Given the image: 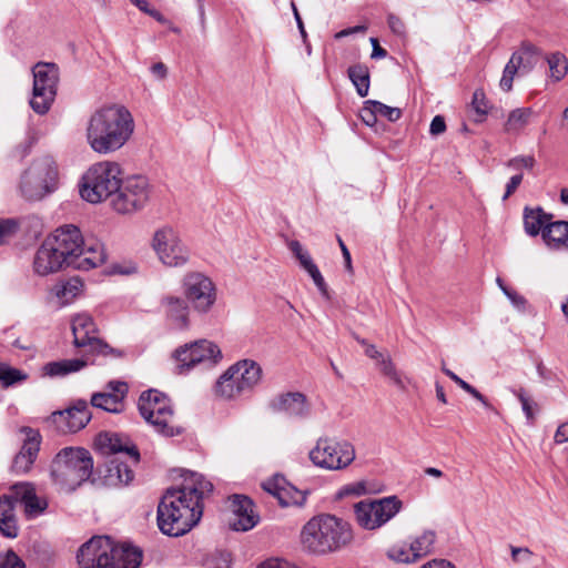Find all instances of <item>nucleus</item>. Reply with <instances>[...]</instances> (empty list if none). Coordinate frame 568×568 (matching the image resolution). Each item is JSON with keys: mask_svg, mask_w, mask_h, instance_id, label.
<instances>
[{"mask_svg": "<svg viewBox=\"0 0 568 568\" xmlns=\"http://www.w3.org/2000/svg\"><path fill=\"white\" fill-rule=\"evenodd\" d=\"M12 493L14 495V499L23 504L26 515L29 518L40 516L48 507L47 499L38 496L34 487L29 483H19L13 485Z\"/></svg>", "mask_w": 568, "mask_h": 568, "instance_id": "bb28decb", "label": "nucleus"}, {"mask_svg": "<svg viewBox=\"0 0 568 568\" xmlns=\"http://www.w3.org/2000/svg\"><path fill=\"white\" fill-rule=\"evenodd\" d=\"M408 542L410 545V550L413 551L414 558L417 561L432 551L435 542V534L430 530H427L414 537Z\"/></svg>", "mask_w": 568, "mask_h": 568, "instance_id": "ea45409f", "label": "nucleus"}, {"mask_svg": "<svg viewBox=\"0 0 568 568\" xmlns=\"http://www.w3.org/2000/svg\"><path fill=\"white\" fill-rule=\"evenodd\" d=\"M121 176L122 169L116 162H98L82 175L79 184L80 196L92 204L112 199L120 187Z\"/></svg>", "mask_w": 568, "mask_h": 568, "instance_id": "0eeeda50", "label": "nucleus"}, {"mask_svg": "<svg viewBox=\"0 0 568 568\" xmlns=\"http://www.w3.org/2000/svg\"><path fill=\"white\" fill-rule=\"evenodd\" d=\"M357 341L365 347V355L376 361V364L381 373L385 377H387L394 385H396L399 389H406L407 384H409L410 379L396 369L390 357L385 356L376 348L375 345L368 344L365 339L357 338Z\"/></svg>", "mask_w": 568, "mask_h": 568, "instance_id": "5701e85b", "label": "nucleus"}, {"mask_svg": "<svg viewBox=\"0 0 568 568\" xmlns=\"http://www.w3.org/2000/svg\"><path fill=\"white\" fill-rule=\"evenodd\" d=\"M368 103L375 108V112L378 115L386 118L390 122H396L402 116V111L398 108H393L375 100H368Z\"/></svg>", "mask_w": 568, "mask_h": 568, "instance_id": "49530a36", "label": "nucleus"}, {"mask_svg": "<svg viewBox=\"0 0 568 568\" xmlns=\"http://www.w3.org/2000/svg\"><path fill=\"white\" fill-rule=\"evenodd\" d=\"M73 344L78 348H84V358H70L50 362L44 367V374L51 377L65 376L75 373L93 362L89 356L102 355L119 356L120 353L98 337V328L88 313L75 314L71 320Z\"/></svg>", "mask_w": 568, "mask_h": 568, "instance_id": "7ed1b4c3", "label": "nucleus"}, {"mask_svg": "<svg viewBox=\"0 0 568 568\" xmlns=\"http://www.w3.org/2000/svg\"><path fill=\"white\" fill-rule=\"evenodd\" d=\"M403 509V501L395 495L364 499L354 505L355 520L366 530H376L392 520Z\"/></svg>", "mask_w": 568, "mask_h": 568, "instance_id": "ddd939ff", "label": "nucleus"}, {"mask_svg": "<svg viewBox=\"0 0 568 568\" xmlns=\"http://www.w3.org/2000/svg\"><path fill=\"white\" fill-rule=\"evenodd\" d=\"M93 459L89 450L80 447L61 449L51 464L53 481L65 490H74L92 475Z\"/></svg>", "mask_w": 568, "mask_h": 568, "instance_id": "423d86ee", "label": "nucleus"}, {"mask_svg": "<svg viewBox=\"0 0 568 568\" xmlns=\"http://www.w3.org/2000/svg\"><path fill=\"white\" fill-rule=\"evenodd\" d=\"M47 239L65 260L67 265L75 266L77 260L81 256V244H83V236L78 226L73 224L62 225Z\"/></svg>", "mask_w": 568, "mask_h": 568, "instance_id": "a211bd4d", "label": "nucleus"}, {"mask_svg": "<svg viewBox=\"0 0 568 568\" xmlns=\"http://www.w3.org/2000/svg\"><path fill=\"white\" fill-rule=\"evenodd\" d=\"M174 356L179 373L183 374L200 364H216L222 358V353L215 343L200 339L181 346L175 351Z\"/></svg>", "mask_w": 568, "mask_h": 568, "instance_id": "f3484780", "label": "nucleus"}, {"mask_svg": "<svg viewBox=\"0 0 568 568\" xmlns=\"http://www.w3.org/2000/svg\"><path fill=\"white\" fill-rule=\"evenodd\" d=\"M371 43L373 47L372 59H383L387 55V51L379 45L376 38H371Z\"/></svg>", "mask_w": 568, "mask_h": 568, "instance_id": "338daca9", "label": "nucleus"}, {"mask_svg": "<svg viewBox=\"0 0 568 568\" xmlns=\"http://www.w3.org/2000/svg\"><path fill=\"white\" fill-rule=\"evenodd\" d=\"M22 559L12 550L0 554V568H24Z\"/></svg>", "mask_w": 568, "mask_h": 568, "instance_id": "8fccbe9b", "label": "nucleus"}, {"mask_svg": "<svg viewBox=\"0 0 568 568\" xmlns=\"http://www.w3.org/2000/svg\"><path fill=\"white\" fill-rule=\"evenodd\" d=\"M263 489L274 496L281 506L301 505L305 497L294 487L290 486L283 476L276 475L262 484Z\"/></svg>", "mask_w": 568, "mask_h": 568, "instance_id": "393cba45", "label": "nucleus"}, {"mask_svg": "<svg viewBox=\"0 0 568 568\" xmlns=\"http://www.w3.org/2000/svg\"><path fill=\"white\" fill-rule=\"evenodd\" d=\"M232 556L227 551H221L217 556L216 568H231Z\"/></svg>", "mask_w": 568, "mask_h": 568, "instance_id": "774afa93", "label": "nucleus"}, {"mask_svg": "<svg viewBox=\"0 0 568 568\" xmlns=\"http://www.w3.org/2000/svg\"><path fill=\"white\" fill-rule=\"evenodd\" d=\"M13 498V494L0 496V532L8 538H14L18 535Z\"/></svg>", "mask_w": 568, "mask_h": 568, "instance_id": "72a5a7b5", "label": "nucleus"}, {"mask_svg": "<svg viewBox=\"0 0 568 568\" xmlns=\"http://www.w3.org/2000/svg\"><path fill=\"white\" fill-rule=\"evenodd\" d=\"M232 517L229 526L234 531H247L258 523V516L254 511L253 501L242 495H234L231 500Z\"/></svg>", "mask_w": 568, "mask_h": 568, "instance_id": "aec40b11", "label": "nucleus"}, {"mask_svg": "<svg viewBox=\"0 0 568 568\" xmlns=\"http://www.w3.org/2000/svg\"><path fill=\"white\" fill-rule=\"evenodd\" d=\"M142 550L129 544L118 545L108 536H94L77 552L79 568H139Z\"/></svg>", "mask_w": 568, "mask_h": 568, "instance_id": "20e7f679", "label": "nucleus"}, {"mask_svg": "<svg viewBox=\"0 0 568 568\" xmlns=\"http://www.w3.org/2000/svg\"><path fill=\"white\" fill-rule=\"evenodd\" d=\"M541 54V50L535 44L524 41L519 49L516 50L510 58H516L519 63L516 65L523 73H529L537 64V58Z\"/></svg>", "mask_w": 568, "mask_h": 568, "instance_id": "c9c22d12", "label": "nucleus"}, {"mask_svg": "<svg viewBox=\"0 0 568 568\" xmlns=\"http://www.w3.org/2000/svg\"><path fill=\"white\" fill-rule=\"evenodd\" d=\"M352 540L348 523L334 515L312 517L301 530V544L305 550L316 555L334 552Z\"/></svg>", "mask_w": 568, "mask_h": 568, "instance_id": "39448f33", "label": "nucleus"}, {"mask_svg": "<svg viewBox=\"0 0 568 568\" xmlns=\"http://www.w3.org/2000/svg\"><path fill=\"white\" fill-rule=\"evenodd\" d=\"M555 442L557 444H564L568 442V423H562L558 426L555 434Z\"/></svg>", "mask_w": 568, "mask_h": 568, "instance_id": "69168bd1", "label": "nucleus"}, {"mask_svg": "<svg viewBox=\"0 0 568 568\" xmlns=\"http://www.w3.org/2000/svg\"><path fill=\"white\" fill-rule=\"evenodd\" d=\"M387 23L392 32H394L397 36H404L405 34V24L404 22L395 14H388L387 17Z\"/></svg>", "mask_w": 568, "mask_h": 568, "instance_id": "13d9d810", "label": "nucleus"}, {"mask_svg": "<svg viewBox=\"0 0 568 568\" xmlns=\"http://www.w3.org/2000/svg\"><path fill=\"white\" fill-rule=\"evenodd\" d=\"M366 30H367V28L365 26H355V27L346 28V29H343V30L336 32L334 38L338 40V39H342V38L358 33V32L364 33Z\"/></svg>", "mask_w": 568, "mask_h": 568, "instance_id": "0e129e2a", "label": "nucleus"}, {"mask_svg": "<svg viewBox=\"0 0 568 568\" xmlns=\"http://www.w3.org/2000/svg\"><path fill=\"white\" fill-rule=\"evenodd\" d=\"M183 296L192 311L200 315L210 313L217 301V287L213 280L202 272H187L181 281Z\"/></svg>", "mask_w": 568, "mask_h": 568, "instance_id": "4468645a", "label": "nucleus"}, {"mask_svg": "<svg viewBox=\"0 0 568 568\" xmlns=\"http://www.w3.org/2000/svg\"><path fill=\"white\" fill-rule=\"evenodd\" d=\"M549 77L554 82L561 81L568 73V59L559 51L546 55Z\"/></svg>", "mask_w": 568, "mask_h": 568, "instance_id": "58836bf2", "label": "nucleus"}, {"mask_svg": "<svg viewBox=\"0 0 568 568\" xmlns=\"http://www.w3.org/2000/svg\"><path fill=\"white\" fill-rule=\"evenodd\" d=\"M138 407L141 416L156 433L173 437L182 433L178 423L171 400L156 389L143 392L139 398Z\"/></svg>", "mask_w": 568, "mask_h": 568, "instance_id": "1a4fd4ad", "label": "nucleus"}, {"mask_svg": "<svg viewBox=\"0 0 568 568\" xmlns=\"http://www.w3.org/2000/svg\"><path fill=\"white\" fill-rule=\"evenodd\" d=\"M97 446L105 454H119L123 453L128 455L133 463L139 462V452L136 447L130 442L128 437H124L116 433H103L97 438Z\"/></svg>", "mask_w": 568, "mask_h": 568, "instance_id": "cd10ccee", "label": "nucleus"}, {"mask_svg": "<svg viewBox=\"0 0 568 568\" xmlns=\"http://www.w3.org/2000/svg\"><path fill=\"white\" fill-rule=\"evenodd\" d=\"M33 88L30 106L32 110L43 115L50 110L55 94L59 81V71L53 63H37L32 69Z\"/></svg>", "mask_w": 568, "mask_h": 568, "instance_id": "dca6fc26", "label": "nucleus"}, {"mask_svg": "<svg viewBox=\"0 0 568 568\" xmlns=\"http://www.w3.org/2000/svg\"><path fill=\"white\" fill-rule=\"evenodd\" d=\"M506 296L509 298L510 303L518 310L524 311L527 304V301L524 296L518 294L517 292H506Z\"/></svg>", "mask_w": 568, "mask_h": 568, "instance_id": "e2e57ef3", "label": "nucleus"}, {"mask_svg": "<svg viewBox=\"0 0 568 568\" xmlns=\"http://www.w3.org/2000/svg\"><path fill=\"white\" fill-rule=\"evenodd\" d=\"M110 477H116L118 481L128 485L134 477L133 470L123 463H118L109 469Z\"/></svg>", "mask_w": 568, "mask_h": 568, "instance_id": "de8ad7c7", "label": "nucleus"}, {"mask_svg": "<svg viewBox=\"0 0 568 568\" xmlns=\"http://www.w3.org/2000/svg\"><path fill=\"white\" fill-rule=\"evenodd\" d=\"M516 396L521 404V408H523L527 419H532L534 413H532V405H531L530 398L528 396H526V394L523 389L516 392Z\"/></svg>", "mask_w": 568, "mask_h": 568, "instance_id": "4d7b16f0", "label": "nucleus"}, {"mask_svg": "<svg viewBox=\"0 0 568 568\" xmlns=\"http://www.w3.org/2000/svg\"><path fill=\"white\" fill-rule=\"evenodd\" d=\"M134 132L131 112L121 104L102 106L88 120L85 138L90 148L99 154L120 150Z\"/></svg>", "mask_w": 568, "mask_h": 568, "instance_id": "f03ea898", "label": "nucleus"}, {"mask_svg": "<svg viewBox=\"0 0 568 568\" xmlns=\"http://www.w3.org/2000/svg\"><path fill=\"white\" fill-rule=\"evenodd\" d=\"M308 458L317 468L338 471L355 460L356 452L354 445L346 439L321 437L310 450Z\"/></svg>", "mask_w": 568, "mask_h": 568, "instance_id": "9b49d317", "label": "nucleus"}, {"mask_svg": "<svg viewBox=\"0 0 568 568\" xmlns=\"http://www.w3.org/2000/svg\"><path fill=\"white\" fill-rule=\"evenodd\" d=\"M348 78L354 84L357 94L364 98L369 91V70L365 64H354L348 68Z\"/></svg>", "mask_w": 568, "mask_h": 568, "instance_id": "4c0bfd02", "label": "nucleus"}, {"mask_svg": "<svg viewBox=\"0 0 568 568\" xmlns=\"http://www.w3.org/2000/svg\"><path fill=\"white\" fill-rule=\"evenodd\" d=\"M150 71L156 80H164L169 73L168 67L163 62L153 63Z\"/></svg>", "mask_w": 568, "mask_h": 568, "instance_id": "680f3d73", "label": "nucleus"}, {"mask_svg": "<svg viewBox=\"0 0 568 568\" xmlns=\"http://www.w3.org/2000/svg\"><path fill=\"white\" fill-rule=\"evenodd\" d=\"M511 558L514 562L527 564L530 561L532 552L526 547H510Z\"/></svg>", "mask_w": 568, "mask_h": 568, "instance_id": "603ef678", "label": "nucleus"}, {"mask_svg": "<svg viewBox=\"0 0 568 568\" xmlns=\"http://www.w3.org/2000/svg\"><path fill=\"white\" fill-rule=\"evenodd\" d=\"M151 247L158 261L165 267H184L191 258L189 246L180 231L172 225H162L154 231Z\"/></svg>", "mask_w": 568, "mask_h": 568, "instance_id": "9d476101", "label": "nucleus"}, {"mask_svg": "<svg viewBox=\"0 0 568 568\" xmlns=\"http://www.w3.org/2000/svg\"><path fill=\"white\" fill-rule=\"evenodd\" d=\"M456 384L466 393H468L471 397H474L476 400L481 403L484 407L491 408V405L489 404L487 398L484 395H481L474 386H471L460 377L456 381Z\"/></svg>", "mask_w": 568, "mask_h": 568, "instance_id": "3c124183", "label": "nucleus"}, {"mask_svg": "<svg viewBox=\"0 0 568 568\" xmlns=\"http://www.w3.org/2000/svg\"><path fill=\"white\" fill-rule=\"evenodd\" d=\"M21 432L24 434L23 444L12 464V469L18 474H24L30 470L38 456L41 444V436L38 430L23 427Z\"/></svg>", "mask_w": 568, "mask_h": 568, "instance_id": "412c9836", "label": "nucleus"}, {"mask_svg": "<svg viewBox=\"0 0 568 568\" xmlns=\"http://www.w3.org/2000/svg\"><path fill=\"white\" fill-rule=\"evenodd\" d=\"M471 108L476 113L475 121L483 122L488 113V102L483 90H476L474 92Z\"/></svg>", "mask_w": 568, "mask_h": 568, "instance_id": "a18cd8bd", "label": "nucleus"}, {"mask_svg": "<svg viewBox=\"0 0 568 568\" xmlns=\"http://www.w3.org/2000/svg\"><path fill=\"white\" fill-rule=\"evenodd\" d=\"M212 489V483L203 475L185 471L181 485L168 489L159 503V529L173 537L189 532L200 521L203 499Z\"/></svg>", "mask_w": 568, "mask_h": 568, "instance_id": "f257e3e1", "label": "nucleus"}, {"mask_svg": "<svg viewBox=\"0 0 568 568\" xmlns=\"http://www.w3.org/2000/svg\"><path fill=\"white\" fill-rule=\"evenodd\" d=\"M52 419L61 432L75 433L90 422L91 413L85 400H78L72 407L53 413Z\"/></svg>", "mask_w": 568, "mask_h": 568, "instance_id": "6ab92c4d", "label": "nucleus"}, {"mask_svg": "<svg viewBox=\"0 0 568 568\" xmlns=\"http://www.w3.org/2000/svg\"><path fill=\"white\" fill-rule=\"evenodd\" d=\"M377 115L378 113L375 112V108L369 105L368 100L365 101L364 106L361 111L362 121L368 126H374L377 122Z\"/></svg>", "mask_w": 568, "mask_h": 568, "instance_id": "5fc2aeb1", "label": "nucleus"}, {"mask_svg": "<svg viewBox=\"0 0 568 568\" xmlns=\"http://www.w3.org/2000/svg\"><path fill=\"white\" fill-rule=\"evenodd\" d=\"M272 407L275 412L283 413L294 418H305L311 412L306 396L300 392H290L280 395L273 400Z\"/></svg>", "mask_w": 568, "mask_h": 568, "instance_id": "b1692460", "label": "nucleus"}, {"mask_svg": "<svg viewBox=\"0 0 568 568\" xmlns=\"http://www.w3.org/2000/svg\"><path fill=\"white\" fill-rule=\"evenodd\" d=\"M551 222V215L546 214L540 207L525 209L524 212V226L525 231L530 236L542 234L546 224Z\"/></svg>", "mask_w": 568, "mask_h": 568, "instance_id": "f704fd0d", "label": "nucleus"}, {"mask_svg": "<svg viewBox=\"0 0 568 568\" xmlns=\"http://www.w3.org/2000/svg\"><path fill=\"white\" fill-rule=\"evenodd\" d=\"M446 130V123L442 115H436L433 118L429 126V132L433 135H439L444 133Z\"/></svg>", "mask_w": 568, "mask_h": 568, "instance_id": "bf43d9fd", "label": "nucleus"}, {"mask_svg": "<svg viewBox=\"0 0 568 568\" xmlns=\"http://www.w3.org/2000/svg\"><path fill=\"white\" fill-rule=\"evenodd\" d=\"M58 169L50 156L37 159L21 176L20 189L27 200H41L55 189Z\"/></svg>", "mask_w": 568, "mask_h": 568, "instance_id": "f8f14e48", "label": "nucleus"}, {"mask_svg": "<svg viewBox=\"0 0 568 568\" xmlns=\"http://www.w3.org/2000/svg\"><path fill=\"white\" fill-rule=\"evenodd\" d=\"M27 377L28 375L23 371L0 363V383L2 386H12L24 382Z\"/></svg>", "mask_w": 568, "mask_h": 568, "instance_id": "a19ab883", "label": "nucleus"}, {"mask_svg": "<svg viewBox=\"0 0 568 568\" xmlns=\"http://www.w3.org/2000/svg\"><path fill=\"white\" fill-rule=\"evenodd\" d=\"M387 555L392 560L397 562L412 564L416 561L408 541L398 542L392 546L388 549Z\"/></svg>", "mask_w": 568, "mask_h": 568, "instance_id": "79ce46f5", "label": "nucleus"}, {"mask_svg": "<svg viewBox=\"0 0 568 568\" xmlns=\"http://www.w3.org/2000/svg\"><path fill=\"white\" fill-rule=\"evenodd\" d=\"M83 286L81 278L71 277L67 281L58 282L50 292L59 306H65L71 304L82 293Z\"/></svg>", "mask_w": 568, "mask_h": 568, "instance_id": "2f4dec72", "label": "nucleus"}, {"mask_svg": "<svg viewBox=\"0 0 568 568\" xmlns=\"http://www.w3.org/2000/svg\"><path fill=\"white\" fill-rule=\"evenodd\" d=\"M536 164L535 158L532 155H519L510 159L506 165L513 170H521L527 169L531 170Z\"/></svg>", "mask_w": 568, "mask_h": 568, "instance_id": "09e8293b", "label": "nucleus"}, {"mask_svg": "<svg viewBox=\"0 0 568 568\" xmlns=\"http://www.w3.org/2000/svg\"><path fill=\"white\" fill-rule=\"evenodd\" d=\"M106 392L95 393L91 397V405L105 412L119 414L124 408L123 399L128 393L124 382L112 381L106 386Z\"/></svg>", "mask_w": 568, "mask_h": 568, "instance_id": "4be33fe9", "label": "nucleus"}, {"mask_svg": "<svg viewBox=\"0 0 568 568\" xmlns=\"http://www.w3.org/2000/svg\"><path fill=\"white\" fill-rule=\"evenodd\" d=\"M64 265H67L65 260L53 247L51 242L45 239L34 257L33 267L36 273L44 276L60 271Z\"/></svg>", "mask_w": 568, "mask_h": 568, "instance_id": "a878e982", "label": "nucleus"}, {"mask_svg": "<svg viewBox=\"0 0 568 568\" xmlns=\"http://www.w3.org/2000/svg\"><path fill=\"white\" fill-rule=\"evenodd\" d=\"M367 493H371V489L367 487L366 481H354L342 486L336 493V498L342 499L349 496L359 497Z\"/></svg>", "mask_w": 568, "mask_h": 568, "instance_id": "37998d69", "label": "nucleus"}, {"mask_svg": "<svg viewBox=\"0 0 568 568\" xmlns=\"http://www.w3.org/2000/svg\"><path fill=\"white\" fill-rule=\"evenodd\" d=\"M290 251L293 253L295 258L298 261L301 267H303L308 275L312 277L314 284L321 292V294L325 297L328 296L327 285L324 281L323 275L321 274L318 267L313 262L312 256L308 251L304 248V246L296 240H292L287 244Z\"/></svg>", "mask_w": 568, "mask_h": 568, "instance_id": "c85d7f7f", "label": "nucleus"}, {"mask_svg": "<svg viewBox=\"0 0 568 568\" xmlns=\"http://www.w3.org/2000/svg\"><path fill=\"white\" fill-rule=\"evenodd\" d=\"M257 568H301L282 558H270L261 562Z\"/></svg>", "mask_w": 568, "mask_h": 568, "instance_id": "6e6d98bb", "label": "nucleus"}, {"mask_svg": "<svg viewBox=\"0 0 568 568\" xmlns=\"http://www.w3.org/2000/svg\"><path fill=\"white\" fill-rule=\"evenodd\" d=\"M105 257V250L101 242L97 240H83V244H81V256L77 260L74 267L89 271L102 265Z\"/></svg>", "mask_w": 568, "mask_h": 568, "instance_id": "7c9ffc66", "label": "nucleus"}, {"mask_svg": "<svg viewBox=\"0 0 568 568\" xmlns=\"http://www.w3.org/2000/svg\"><path fill=\"white\" fill-rule=\"evenodd\" d=\"M521 181H523V174L513 175L506 185V192L503 196V200H507L517 190V187L520 185Z\"/></svg>", "mask_w": 568, "mask_h": 568, "instance_id": "052dcab7", "label": "nucleus"}, {"mask_svg": "<svg viewBox=\"0 0 568 568\" xmlns=\"http://www.w3.org/2000/svg\"><path fill=\"white\" fill-rule=\"evenodd\" d=\"M532 115L530 108H518L513 110L504 124V130L509 134H519L529 123Z\"/></svg>", "mask_w": 568, "mask_h": 568, "instance_id": "e433bc0d", "label": "nucleus"}, {"mask_svg": "<svg viewBox=\"0 0 568 568\" xmlns=\"http://www.w3.org/2000/svg\"><path fill=\"white\" fill-rule=\"evenodd\" d=\"M151 196V185L143 175L121 176L120 187L111 200L118 213L130 214L142 210Z\"/></svg>", "mask_w": 568, "mask_h": 568, "instance_id": "2eb2a0df", "label": "nucleus"}, {"mask_svg": "<svg viewBox=\"0 0 568 568\" xmlns=\"http://www.w3.org/2000/svg\"><path fill=\"white\" fill-rule=\"evenodd\" d=\"M262 374V367L255 361H239L220 376L215 384V393L224 399H235L251 394L260 385Z\"/></svg>", "mask_w": 568, "mask_h": 568, "instance_id": "6e6552de", "label": "nucleus"}, {"mask_svg": "<svg viewBox=\"0 0 568 568\" xmlns=\"http://www.w3.org/2000/svg\"><path fill=\"white\" fill-rule=\"evenodd\" d=\"M516 58H510L507 64L504 68L503 77L499 82V87L503 91L509 92L513 89V81L517 72L520 71V69L516 65V63H519Z\"/></svg>", "mask_w": 568, "mask_h": 568, "instance_id": "c03bdc74", "label": "nucleus"}, {"mask_svg": "<svg viewBox=\"0 0 568 568\" xmlns=\"http://www.w3.org/2000/svg\"><path fill=\"white\" fill-rule=\"evenodd\" d=\"M18 224L14 220H0V245L17 231Z\"/></svg>", "mask_w": 568, "mask_h": 568, "instance_id": "864d4df0", "label": "nucleus"}, {"mask_svg": "<svg viewBox=\"0 0 568 568\" xmlns=\"http://www.w3.org/2000/svg\"><path fill=\"white\" fill-rule=\"evenodd\" d=\"M162 306L168 318L176 328L184 329L189 326V316L192 308L184 296L168 295L163 297Z\"/></svg>", "mask_w": 568, "mask_h": 568, "instance_id": "c756f323", "label": "nucleus"}, {"mask_svg": "<svg viewBox=\"0 0 568 568\" xmlns=\"http://www.w3.org/2000/svg\"><path fill=\"white\" fill-rule=\"evenodd\" d=\"M542 241L549 250L568 248V222L555 221L546 224Z\"/></svg>", "mask_w": 568, "mask_h": 568, "instance_id": "473e14b6", "label": "nucleus"}]
</instances>
